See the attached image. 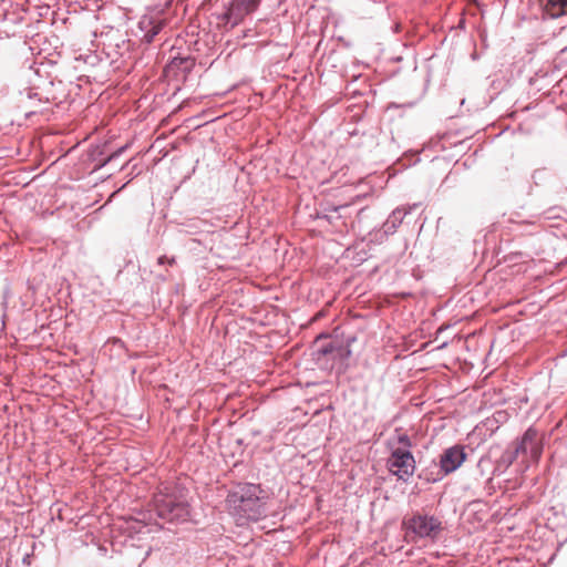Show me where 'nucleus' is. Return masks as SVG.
Wrapping results in <instances>:
<instances>
[{
    "label": "nucleus",
    "mask_w": 567,
    "mask_h": 567,
    "mask_svg": "<svg viewBox=\"0 0 567 567\" xmlns=\"http://www.w3.org/2000/svg\"><path fill=\"white\" fill-rule=\"evenodd\" d=\"M399 441L404 445L403 449H406L408 446H410V440L406 435H401Z\"/></svg>",
    "instance_id": "9b49d317"
},
{
    "label": "nucleus",
    "mask_w": 567,
    "mask_h": 567,
    "mask_svg": "<svg viewBox=\"0 0 567 567\" xmlns=\"http://www.w3.org/2000/svg\"><path fill=\"white\" fill-rule=\"evenodd\" d=\"M544 11L551 18L567 13V0H539Z\"/></svg>",
    "instance_id": "6e6552de"
},
{
    "label": "nucleus",
    "mask_w": 567,
    "mask_h": 567,
    "mask_svg": "<svg viewBox=\"0 0 567 567\" xmlns=\"http://www.w3.org/2000/svg\"><path fill=\"white\" fill-rule=\"evenodd\" d=\"M260 494L258 485L239 484L228 493L226 502L229 509L240 518L257 522L267 516Z\"/></svg>",
    "instance_id": "f257e3e1"
},
{
    "label": "nucleus",
    "mask_w": 567,
    "mask_h": 567,
    "mask_svg": "<svg viewBox=\"0 0 567 567\" xmlns=\"http://www.w3.org/2000/svg\"><path fill=\"white\" fill-rule=\"evenodd\" d=\"M388 467L400 480L408 481L415 471V461L408 449L398 447L392 451Z\"/></svg>",
    "instance_id": "7ed1b4c3"
},
{
    "label": "nucleus",
    "mask_w": 567,
    "mask_h": 567,
    "mask_svg": "<svg viewBox=\"0 0 567 567\" xmlns=\"http://www.w3.org/2000/svg\"><path fill=\"white\" fill-rule=\"evenodd\" d=\"M464 446L454 445L446 449L440 457V468L444 475L455 472L466 460Z\"/></svg>",
    "instance_id": "423d86ee"
},
{
    "label": "nucleus",
    "mask_w": 567,
    "mask_h": 567,
    "mask_svg": "<svg viewBox=\"0 0 567 567\" xmlns=\"http://www.w3.org/2000/svg\"><path fill=\"white\" fill-rule=\"evenodd\" d=\"M153 504L158 517L167 522H184L189 516L187 502L176 495L159 492Z\"/></svg>",
    "instance_id": "f03ea898"
},
{
    "label": "nucleus",
    "mask_w": 567,
    "mask_h": 567,
    "mask_svg": "<svg viewBox=\"0 0 567 567\" xmlns=\"http://www.w3.org/2000/svg\"><path fill=\"white\" fill-rule=\"evenodd\" d=\"M530 452L533 458L537 460L540 455V447L537 442V433L536 431L529 429L525 432L520 444L516 449V453H527Z\"/></svg>",
    "instance_id": "0eeeda50"
},
{
    "label": "nucleus",
    "mask_w": 567,
    "mask_h": 567,
    "mask_svg": "<svg viewBox=\"0 0 567 567\" xmlns=\"http://www.w3.org/2000/svg\"><path fill=\"white\" fill-rule=\"evenodd\" d=\"M408 535L434 538L441 529V523L430 516L416 515L406 523Z\"/></svg>",
    "instance_id": "20e7f679"
},
{
    "label": "nucleus",
    "mask_w": 567,
    "mask_h": 567,
    "mask_svg": "<svg viewBox=\"0 0 567 567\" xmlns=\"http://www.w3.org/2000/svg\"><path fill=\"white\" fill-rule=\"evenodd\" d=\"M261 0H233L227 12L224 14V20L230 22L231 25L240 23L247 14L254 12Z\"/></svg>",
    "instance_id": "39448f33"
},
{
    "label": "nucleus",
    "mask_w": 567,
    "mask_h": 567,
    "mask_svg": "<svg viewBox=\"0 0 567 567\" xmlns=\"http://www.w3.org/2000/svg\"><path fill=\"white\" fill-rule=\"evenodd\" d=\"M164 262H168L169 265H173L175 262V259L174 258H167L166 256H162L158 258V264H164Z\"/></svg>",
    "instance_id": "9d476101"
},
{
    "label": "nucleus",
    "mask_w": 567,
    "mask_h": 567,
    "mask_svg": "<svg viewBox=\"0 0 567 567\" xmlns=\"http://www.w3.org/2000/svg\"><path fill=\"white\" fill-rule=\"evenodd\" d=\"M161 29H162L161 23H157L156 25H154L152 28V30L146 34V37L148 38V41H152V39L161 31Z\"/></svg>",
    "instance_id": "1a4fd4ad"
}]
</instances>
